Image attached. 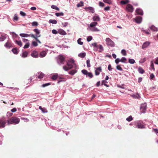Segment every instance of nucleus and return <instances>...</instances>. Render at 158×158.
Listing matches in <instances>:
<instances>
[{
    "instance_id": "obj_61",
    "label": "nucleus",
    "mask_w": 158,
    "mask_h": 158,
    "mask_svg": "<svg viewBox=\"0 0 158 158\" xmlns=\"http://www.w3.org/2000/svg\"><path fill=\"white\" fill-rule=\"evenodd\" d=\"M120 62V60L119 58H117L115 60V62L116 64H118V63Z\"/></svg>"
},
{
    "instance_id": "obj_36",
    "label": "nucleus",
    "mask_w": 158,
    "mask_h": 158,
    "mask_svg": "<svg viewBox=\"0 0 158 158\" xmlns=\"http://www.w3.org/2000/svg\"><path fill=\"white\" fill-rule=\"evenodd\" d=\"M55 15L56 16L58 17L60 16H63L64 15V14L63 12L56 13H55Z\"/></svg>"
},
{
    "instance_id": "obj_13",
    "label": "nucleus",
    "mask_w": 158,
    "mask_h": 158,
    "mask_svg": "<svg viewBox=\"0 0 158 158\" xmlns=\"http://www.w3.org/2000/svg\"><path fill=\"white\" fill-rule=\"evenodd\" d=\"M4 46L7 48H10L12 47V44L9 41H8L4 45Z\"/></svg>"
},
{
    "instance_id": "obj_20",
    "label": "nucleus",
    "mask_w": 158,
    "mask_h": 158,
    "mask_svg": "<svg viewBox=\"0 0 158 158\" xmlns=\"http://www.w3.org/2000/svg\"><path fill=\"white\" fill-rule=\"evenodd\" d=\"M46 54L47 53L46 51H42L40 53V57H44L46 56Z\"/></svg>"
},
{
    "instance_id": "obj_29",
    "label": "nucleus",
    "mask_w": 158,
    "mask_h": 158,
    "mask_svg": "<svg viewBox=\"0 0 158 158\" xmlns=\"http://www.w3.org/2000/svg\"><path fill=\"white\" fill-rule=\"evenodd\" d=\"M28 54V53L27 52H25L22 53V56L23 57L25 58L27 56Z\"/></svg>"
},
{
    "instance_id": "obj_31",
    "label": "nucleus",
    "mask_w": 158,
    "mask_h": 158,
    "mask_svg": "<svg viewBox=\"0 0 158 158\" xmlns=\"http://www.w3.org/2000/svg\"><path fill=\"white\" fill-rule=\"evenodd\" d=\"M20 35L22 37H27L30 36V35H29L26 34L21 33L20 34Z\"/></svg>"
},
{
    "instance_id": "obj_44",
    "label": "nucleus",
    "mask_w": 158,
    "mask_h": 158,
    "mask_svg": "<svg viewBox=\"0 0 158 158\" xmlns=\"http://www.w3.org/2000/svg\"><path fill=\"white\" fill-rule=\"evenodd\" d=\"M128 62L130 64H133L135 63V60L133 59H129Z\"/></svg>"
},
{
    "instance_id": "obj_47",
    "label": "nucleus",
    "mask_w": 158,
    "mask_h": 158,
    "mask_svg": "<svg viewBox=\"0 0 158 158\" xmlns=\"http://www.w3.org/2000/svg\"><path fill=\"white\" fill-rule=\"evenodd\" d=\"M106 83H107V82L105 80H103L102 81V85H104L105 86L108 87L109 86L106 84Z\"/></svg>"
},
{
    "instance_id": "obj_19",
    "label": "nucleus",
    "mask_w": 158,
    "mask_h": 158,
    "mask_svg": "<svg viewBox=\"0 0 158 158\" xmlns=\"http://www.w3.org/2000/svg\"><path fill=\"white\" fill-rule=\"evenodd\" d=\"M58 33L62 35H65L66 34V32L62 29H60L58 31Z\"/></svg>"
},
{
    "instance_id": "obj_48",
    "label": "nucleus",
    "mask_w": 158,
    "mask_h": 158,
    "mask_svg": "<svg viewBox=\"0 0 158 158\" xmlns=\"http://www.w3.org/2000/svg\"><path fill=\"white\" fill-rule=\"evenodd\" d=\"M126 59L124 57H122L120 60V62H125V61H127Z\"/></svg>"
},
{
    "instance_id": "obj_27",
    "label": "nucleus",
    "mask_w": 158,
    "mask_h": 158,
    "mask_svg": "<svg viewBox=\"0 0 158 158\" xmlns=\"http://www.w3.org/2000/svg\"><path fill=\"white\" fill-rule=\"evenodd\" d=\"M98 24V23L96 22H92L90 24V27H93L95 26Z\"/></svg>"
},
{
    "instance_id": "obj_2",
    "label": "nucleus",
    "mask_w": 158,
    "mask_h": 158,
    "mask_svg": "<svg viewBox=\"0 0 158 158\" xmlns=\"http://www.w3.org/2000/svg\"><path fill=\"white\" fill-rule=\"evenodd\" d=\"M134 126L136 127L139 129L144 128V126L143 125V122L140 121H135L134 122Z\"/></svg>"
},
{
    "instance_id": "obj_60",
    "label": "nucleus",
    "mask_w": 158,
    "mask_h": 158,
    "mask_svg": "<svg viewBox=\"0 0 158 158\" xmlns=\"http://www.w3.org/2000/svg\"><path fill=\"white\" fill-rule=\"evenodd\" d=\"M20 14L23 16H25L26 15V14L24 12L21 11L20 12Z\"/></svg>"
},
{
    "instance_id": "obj_46",
    "label": "nucleus",
    "mask_w": 158,
    "mask_h": 158,
    "mask_svg": "<svg viewBox=\"0 0 158 158\" xmlns=\"http://www.w3.org/2000/svg\"><path fill=\"white\" fill-rule=\"evenodd\" d=\"M58 77L57 75H55L52 76V79L53 80H56Z\"/></svg>"
},
{
    "instance_id": "obj_59",
    "label": "nucleus",
    "mask_w": 158,
    "mask_h": 158,
    "mask_svg": "<svg viewBox=\"0 0 158 158\" xmlns=\"http://www.w3.org/2000/svg\"><path fill=\"white\" fill-rule=\"evenodd\" d=\"M41 111L43 113H47L48 112L47 109L45 108H43L41 110Z\"/></svg>"
},
{
    "instance_id": "obj_28",
    "label": "nucleus",
    "mask_w": 158,
    "mask_h": 158,
    "mask_svg": "<svg viewBox=\"0 0 158 158\" xmlns=\"http://www.w3.org/2000/svg\"><path fill=\"white\" fill-rule=\"evenodd\" d=\"M103 1L104 2L109 4H112V2L111 0H103Z\"/></svg>"
},
{
    "instance_id": "obj_26",
    "label": "nucleus",
    "mask_w": 158,
    "mask_h": 158,
    "mask_svg": "<svg viewBox=\"0 0 158 158\" xmlns=\"http://www.w3.org/2000/svg\"><path fill=\"white\" fill-rule=\"evenodd\" d=\"M12 51L15 54H17L18 53V49L16 48H13Z\"/></svg>"
},
{
    "instance_id": "obj_9",
    "label": "nucleus",
    "mask_w": 158,
    "mask_h": 158,
    "mask_svg": "<svg viewBox=\"0 0 158 158\" xmlns=\"http://www.w3.org/2000/svg\"><path fill=\"white\" fill-rule=\"evenodd\" d=\"M127 10L130 12H132L133 11L134 8L133 6L130 4H128L126 6Z\"/></svg>"
},
{
    "instance_id": "obj_16",
    "label": "nucleus",
    "mask_w": 158,
    "mask_h": 158,
    "mask_svg": "<svg viewBox=\"0 0 158 158\" xmlns=\"http://www.w3.org/2000/svg\"><path fill=\"white\" fill-rule=\"evenodd\" d=\"M34 31L36 33V36L37 37H39L41 35H40V31L38 29H35L34 30Z\"/></svg>"
},
{
    "instance_id": "obj_54",
    "label": "nucleus",
    "mask_w": 158,
    "mask_h": 158,
    "mask_svg": "<svg viewBox=\"0 0 158 158\" xmlns=\"http://www.w3.org/2000/svg\"><path fill=\"white\" fill-rule=\"evenodd\" d=\"M13 114L12 113L10 112H8L7 113V116L10 117Z\"/></svg>"
},
{
    "instance_id": "obj_62",
    "label": "nucleus",
    "mask_w": 158,
    "mask_h": 158,
    "mask_svg": "<svg viewBox=\"0 0 158 158\" xmlns=\"http://www.w3.org/2000/svg\"><path fill=\"white\" fill-rule=\"evenodd\" d=\"M110 9V7L109 6H106L104 8V10L106 11L109 10Z\"/></svg>"
},
{
    "instance_id": "obj_14",
    "label": "nucleus",
    "mask_w": 158,
    "mask_h": 158,
    "mask_svg": "<svg viewBox=\"0 0 158 158\" xmlns=\"http://www.w3.org/2000/svg\"><path fill=\"white\" fill-rule=\"evenodd\" d=\"M31 55L33 57L37 58L38 57V53L36 51H34L31 54Z\"/></svg>"
},
{
    "instance_id": "obj_5",
    "label": "nucleus",
    "mask_w": 158,
    "mask_h": 158,
    "mask_svg": "<svg viewBox=\"0 0 158 158\" xmlns=\"http://www.w3.org/2000/svg\"><path fill=\"white\" fill-rule=\"evenodd\" d=\"M58 62H60V64H64L65 61V58L64 56L61 55H60L58 56Z\"/></svg>"
},
{
    "instance_id": "obj_4",
    "label": "nucleus",
    "mask_w": 158,
    "mask_h": 158,
    "mask_svg": "<svg viewBox=\"0 0 158 158\" xmlns=\"http://www.w3.org/2000/svg\"><path fill=\"white\" fill-rule=\"evenodd\" d=\"M10 123H11V124H12V123H13L15 124H18V123L20 121V119L19 118H16V117H13L10 118Z\"/></svg>"
},
{
    "instance_id": "obj_40",
    "label": "nucleus",
    "mask_w": 158,
    "mask_h": 158,
    "mask_svg": "<svg viewBox=\"0 0 158 158\" xmlns=\"http://www.w3.org/2000/svg\"><path fill=\"white\" fill-rule=\"evenodd\" d=\"M88 77H89L90 78H92L93 77V74L90 72H88V73L86 75Z\"/></svg>"
},
{
    "instance_id": "obj_55",
    "label": "nucleus",
    "mask_w": 158,
    "mask_h": 158,
    "mask_svg": "<svg viewBox=\"0 0 158 158\" xmlns=\"http://www.w3.org/2000/svg\"><path fill=\"white\" fill-rule=\"evenodd\" d=\"M32 26H37L38 25V23L37 22H34L32 23Z\"/></svg>"
},
{
    "instance_id": "obj_42",
    "label": "nucleus",
    "mask_w": 158,
    "mask_h": 158,
    "mask_svg": "<svg viewBox=\"0 0 158 158\" xmlns=\"http://www.w3.org/2000/svg\"><path fill=\"white\" fill-rule=\"evenodd\" d=\"M90 11V12L92 13H93L94 12V9L92 7H89L87 8Z\"/></svg>"
},
{
    "instance_id": "obj_50",
    "label": "nucleus",
    "mask_w": 158,
    "mask_h": 158,
    "mask_svg": "<svg viewBox=\"0 0 158 158\" xmlns=\"http://www.w3.org/2000/svg\"><path fill=\"white\" fill-rule=\"evenodd\" d=\"M99 5L100 6L102 7H103L105 6L104 4L103 3L101 2H99Z\"/></svg>"
},
{
    "instance_id": "obj_32",
    "label": "nucleus",
    "mask_w": 158,
    "mask_h": 158,
    "mask_svg": "<svg viewBox=\"0 0 158 158\" xmlns=\"http://www.w3.org/2000/svg\"><path fill=\"white\" fill-rule=\"evenodd\" d=\"M49 22L54 24H56L57 23V21L56 20L52 19H50L49 20Z\"/></svg>"
},
{
    "instance_id": "obj_43",
    "label": "nucleus",
    "mask_w": 158,
    "mask_h": 158,
    "mask_svg": "<svg viewBox=\"0 0 158 158\" xmlns=\"http://www.w3.org/2000/svg\"><path fill=\"white\" fill-rule=\"evenodd\" d=\"M87 66L88 68H89L90 67V60L89 59H88L86 61Z\"/></svg>"
},
{
    "instance_id": "obj_45",
    "label": "nucleus",
    "mask_w": 158,
    "mask_h": 158,
    "mask_svg": "<svg viewBox=\"0 0 158 158\" xmlns=\"http://www.w3.org/2000/svg\"><path fill=\"white\" fill-rule=\"evenodd\" d=\"M82 73L85 75H86L88 73V72L85 69H83L81 71Z\"/></svg>"
},
{
    "instance_id": "obj_38",
    "label": "nucleus",
    "mask_w": 158,
    "mask_h": 158,
    "mask_svg": "<svg viewBox=\"0 0 158 158\" xmlns=\"http://www.w3.org/2000/svg\"><path fill=\"white\" fill-rule=\"evenodd\" d=\"M81 38H79L77 40V43L78 44L81 45H82L83 44V42H81Z\"/></svg>"
},
{
    "instance_id": "obj_7",
    "label": "nucleus",
    "mask_w": 158,
    "mask_h": 158,
    "mask_svg": "<svg viewBox=\"0 0 158 158\" xmlns=\"http://www.w3.org/2000/svg\"><path fill=\"white\" fill-rule=\"evenodd\" d=\"M106 41L108 45L111 47L114 46V43L110 38H106Z\"/></svg>"
},
{
    "instance_id": "obj_41",
    "label": "nucleus",
    "mask_w": 158,
    "mask_h": 158,
    "mask_svg": "<svg viewBox=\"0 0 158 158\" xmlns=\"http://www.w3.org/2000/svg\"><path fill=\"white\" fill-rule=\"evenodd\" d=\"M133 120V118L131 116H130L127 118H126V120L130 122L131 121Z\"/></svg>"
},
{
    "instance_id": "obj_10",
    "label": "nucleus",
    "mask_w": 158,
    "mask_h": 158,
    "mask_svg": "<svg viewBox=\"0 0 158 158\" xmlns=\"http://www.w3.org/2000/svg\"><path fill=\"white\" fill-rule=\"evenodd\" d=\"M95 75L96 76L100 74V72L102 71L101 67H99L97 68H95Z\"/></svg>"
},
{
    "instance_id": "obj_22",
    "label": "nucleus",
    "mask_w": 158,
    "mask_h": 158,
    "mask_svg": "<svg viewBox=\"0 0 158 158\" xmlns=\"http://www.w3.org/2000/svg\"><path fill=\"white\" fill-rule=\"evenodd\" d=\"M86 55V54L85 52H82L79 54L78 55V56L81 58H84Z\"/></svg>"
},
{
    "instance_id": "obj_52",
    "label": "nucleus",
    "mask_w": 158,
    "mask_h": 158,
    "mask_svg": "<svg viewBox=\"0 0 158 158\" xmlns=\"http://www.w3.org/2000/svg\"><path fill=\"white\" fill-rule=\"evenodd\" d=\"M92 39V37L91 36H89L87 38V40L88 42L90 41Z\"/></svg>"
},
{
    "instance_id": "obj_49",
    "label": "nucleus",
    "mask_w": 158,
    "mask_h": 158,
    "mask_svg": "<svg viewBox=\"0 0 158 158\" xmlns=\"http://www.w3.org/2000/svg\"><path fill=\"white\" fill-rule=\"evenodd\" d=\"M29 46V43H27L23 47V48H28Z\"/></svg>"
},
{
    "instance_id": "obj_35",
    "label": "nucleus",
    "mask_w": 158,
    "mask_h": 158,
    "mask_svg": "<svg viewBox=\"0 0 158 158\" xmlns=\"http://www.w3.org/2000/svg\"><path fill=\"white\" fill-rule=\"evenodd\" d=\"M15 42L17 44H18L21 47L22 46V43L21 41L16 40Z\"/></svg>"
},
{
    "instance_id": "obj_30",
    "label": "nucleus",
    "mask_w": 158,
    "mask_h": 158,
    "mask_svg": "<svg viewBox=\"0 0 158 158\" xmlns=\"http://www.w3.org/2000/svg\"><path fill=\"white\" fill-rule=\"evenodd\" d=\"M19 19V17L16 14L14 15V17L13 18V20L14 21H17Z\"/></svg>"
},
{
    "instance_id": "obj_8",
    "label": "nucleus",
    "mask_w": 158,
    "mask_h": 158,
    "mask_svg": "<svg viewBox=\"0 0 158 158\" xmlns=\"http://www.w3.org/2000/svg\"><path fill=\"white\" fill-rule=\"evenodd\" d=\"M147 107V105L146 103L142 104L140 107V112L142 113H145Z\"/></svg>"
},
{
    "instance_id": "obj_51",
    "label": "nucleus",
    "mask_w": 158,
    "mask_h": 158,
    "mask_svg": "<svg viewBox=\"0 0 158 158\" xmlns=\"http://www.w3.org/2000/svg\"><path fill=\"white\" fill-rule=\"evenodd\" d=\"M116 68L118 70H120L121 71H122L123 70L122 68L121 67L120 65H118L116 66Z\"/></svg>"
},
{
    "instance_id": "obj_33",
    "label": "nucleus",
    "mask_w": 158,
    "mask_h": 158,
    "mask_svg": "<svg viewBox=\"0 0 158 158\" xmlns=\"http://www.w3.org/2000/svg\"><path fill=\"white\" fill-rule=\"evenodd\" d=\"M52 8L56 10H59V8L57 7L56 6L54 5H52L51 6Z\"/></svg>"
},
{
    "instance_id": "obj_24",
    "label": "nucleus",
    "mask_w": 158,
    "mask_h": 158,
    "mask_svg": "<svg viewBox=\"0 0 158 158\" xmlns=\"http://www.w3.org/2000/svg\"><path fill=\"white\" fill-rule=\"evenodd\" d=\"M77 72V71L75 69H73L72 70L70 71L69 73L71 75H73L74 74H75Z\"/></svg>"
},
{
    "instance_id": "obj_17",
    "label": "nucleus",
    "mask_w": 158,
    "mask_h": 158,
    "mask_svg": "<svg viewBox=\"0 0 158 158\" xmlns=\"http://www.w3.org/2000/svg\"><path fill=\"white\" fill-rule=\"evenodd\" d=\"M150 44V43L148 42H146L144 43L142 46V49L145 48L147 47H148Z\"/></svg>"
},
{
    "instance_id": "obj_23",
    "label": "nucleus",
    "mask_w": 158,
    "mask_h": 158,
    "mask_svg": "<svg viewBox=\"0 0 158 158\" xmlns=\"http://www.w3.org/2000/svg\"><path fill=\"white\" fill-rule=\"evenodd\" d=\"M150 28L152 30L154 31H157L158 30V28L153 25L151 26Z\"/></svg>"
},
{
    "instance_id": "obj_21",
    "label": "nucleus",
    "mask_w": 158,
    "mask_h": 158,
    "mask_svg": "<svg viewBox=\"0 0 158 158\" xmlns=\"http://www.w3.org/2000/svg\"><path fill=\"white\" fill-rule=\"evenodd\" d=\"M129 2V0H122L120 1V4L122 5H125Z\"/></svg>"
},
{
    "instance_id": "obj_18",
    "label": "nucleus",
    "mask_w": 158,
    "mask_h": 158,
    "mask_svg": "<svg viewBox=\"0 0 158 158\" xmlns=\"http://www.w3.org/2000/svg\"><path fill=\"white\" fill-rule=\"evenodd\" d=\"M136 13L139 15H143V10L140 9H137L136 10Z\"/></svg>"
},
{
    "instance_id": "obj_39",
    "label": "nucleus",
    "mask_w": 158,
    "mask_h": 158,
    "mask_svg": "<svg viewBox=\"0 0 158 158\" xmlns=\"http://www.w3.org/2000/svg\"><path fill=\"white\" fill-rule=\"evenodd\" d=\"M121 52L123 56H126L127 55L126 51L125 49H122Z\"/></svg>"
},
{
    "instance_id": "obj_64",
    "label": "nucleus",
    "mask_w": 158,
    "mask_h": 158,
    "mask_svg": "<svg viewBox=\"0 0 158 158\" xmlns=\"http://www.w3.org/2000/svg\"><path fill=\"white\" fill-rule=\"evenodd\" d=\"M133 96L134 98H139L140 97L139 95L138 94H136V95H133Z\"/></svg>"
},
{
    "instance_id": "obj_15",
    "label": "nucleus",
    "mask_w": 158,
    "mask_h": 158,
    "mask_svg": "<svg viewBox=\"0 0 158 158\" xmlns=\"http://www.w3.org/2000/svg\"><path fill=\"white\" fill-rule=\"evenodd\" d=\"M93 19L94 21H98L100 20V18L98 15L95 14V15L93 17Z\"/></svg>"
},
{
    "instance_id": "obj_6",
    "label": "nucleus",
    "mask_w": 158,
    "mask_h": 158,
    "mask_svg": "<svg viewBox=\"0 0 158 158\" xmlns=\"http://www.w3.org/2000/svg\"><path fill=\"white\" fill-rule=\"evenodd\" d=\"M92 45L94 47H96V48H99L100 50L99 51V52H101L103 50V46L101 45H98L96 43H94L92 44Z\"/></svg>"
},
{
    "instance_id": "obj_1",
    "label": "nucleus",
    "mask_w": 158,
    "mask_h": 158,
    "mask_svg": "<svg viewBox=\"0 0 158 158\" xmlns=\"http://www.w3.org/2000/svg\"><path fill=\"white\" fill-rule=\"evenodd\" d=\"M74 64V60L73 59H70L68 60L67 64V66L65 65L63 66V69L65 71H68L72 69Z\"/></svg>"
},
{
    "instance_id": "obj_25",
    "label": "nucleus",
    "mask_w": 158,
    "mask_h": 158,
    "mask_svg": "<svg viewBox=\"0 0 158 158\" xmlns=\"http://www.w3.org/2000/svg\"><path fill=\"white\" fill-rule=\"evenodd\" d=\"M138 71L139 72V73L141 74H143L144 72V70L141 67H139L138 68Z\"/></svg>"
},
{
    "instance_id": "obj_34",
    "label": "nucleus",
    "mask_w": 158,
    "mask_h": 158,
    "mask_svg": "<svg viewBox=\"0 0 158 158\" xmlns=\"http://www.w3.org/2000/svg\"><path fill=\"white\" fill-rule=\"evenodd\" d=\"M84 5V3L82 1L80 2L77 4V7H80Z\"/></svg>"
},
{
    "instance_id": "obj_12",
    "label": "nucleus",
    "mask_w": 158,
    "mask_h": 158,
    "mask_svg": "<svg viewBox=\"0 0 158 158\" xmlns=\"http://www.w3.org/2000/svg\"><path fill=\"white\" fill-rule=\"evenodd\" d=\"M36 76H37V78L40 79L43 78L44 76V74L43 73L41 72H40L36 74Z\"/></svg>"
},
{
    "instance_id": "obj_58",
    "label": "nucleus",
    "mask_w": 158,
    "mask_h": 158,
    "mask_svg": "<svg viewBox=\"0 0 158 158\" xmlns=\"http://www.w3.org/2000/svg\"><path fill=\"white\" fill-rule=\"evenodd\" d=\"M154 77H155V76L153 73H151L150 75V79H153V78Z\"/></svg>"
},
{
    "instance_id": "obj_63",
    "label": "nucleus",
    "mask_w": 158,
    "mask_h": 158,
    "mask_svg": "<svg viewBox=\"0 0 158 158\" xmlns=\"http://www.w3.org/2000/svg\"><path fill=\"white\" fill-rule=\"evenodd\" d=\"M52 33L55 34H57L58 33V32L56 30L54 29L52 31Z\"/></svg>"
},
{
    "instance_id": "obj_37",
    "label": "nucleus",
    "mask_w": 158,
    "mask_h": 158,
    "mask_svg": "<svg viewBox=\"0 0 158 158\" xmlns=\"http://www.w3.org/2000/svg\"><path fill=\"white\" fill-rule=\"evenodd\" d=\"M6 39V37L5 36L2 35L0 37V41H3Z\"/></svg>"
},
{
    "instance_id": "obj_57",
    "label": "nucleus",
    "mask_w": 158,
    "mask_h": 158,
    "mask_svg": "<svg viewBox=\"0 0 158 158\" xmlns=\"http://www.w3.org/2000/svg\"><path fill=\"white\" fill-rule=\"evenodd\" d=\"M32 44L34 46H37L38 45L37 43L35 41H33L32 42Z\"/></svg>"
},
{
    "instance_id": "obj_11",
    "label": "nucleus",
    "mask_w": 158,
    "mask_h": 158,
    "mask_svg": "<svg viewBox=\"0 0 158 158\" xmlns=\"http://www.w3.org/2000/svg\"><path fill=\"white\" fill-rule=\"evenodd\" d=\"M142 17L140 16H137L135 19L134 20L136 23H140L142 21Z\"/></svg>"
},
{
    "instance_id": "obj_3",
    "label": "nucleus",
    "mask_w": 158,
    "mask_h": 158,
    "mask_svg": "<svg viewBox=\"0 0 158 158\" xmlns=\"http://www.w3.org/2000/svg\"><path fill=\"white\" fill-rule=\"evenodd\" d=\"M7 123L8 125L11 123H10L9 120H6L3 119H0V128L4 127L5 126V125Z\"/></svg>"
},
{
    "instance_id": "obj_53",
    "label": "nucleus",
    "mask_w": 158,
    "mask_h": 158,
    "mask_svg": "<svg viewBox=\"0 0 158 158\" xmlns=\"http://www.w3.org/2000/svg\"><path fill=\"white\" fill-rule=\"evenodd\" d=\"M68 23L67 22H64V23H62V25L64 27H66L68 25Z\"/></svg>"
},
{
    "instance_id": "obj_56",
    "label": "nucleus",
    "mask_w": 158,
    "mask_h": 158,
    "mask_svg": "<svg viewBox=\"0 0 158 158\" xmlns=\"http://www.w3.org/2000/svg\"><path fill=\"white\" fill-rule=\"evenodd\" d=\"M50 85H51V84L50 83H46V84H43V85H42V86L43 87H45L46 86H47Z\"/></svg>"
}]
</instances>
